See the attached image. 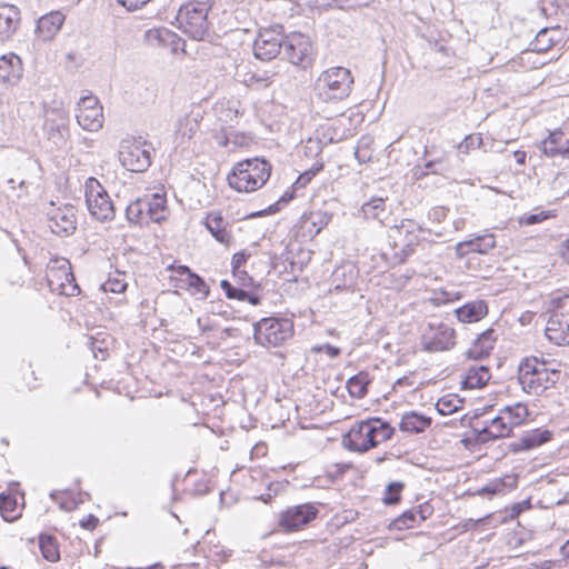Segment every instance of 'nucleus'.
<instances>
[{
  "mask_svg": "<svg viewBox=\"0 0 569 569\" xmlns=\"http://www.w3.org/2000/svg\"><path fill=\"white\" fill-rule=\"evenodd\" d=\"M126 218L130 224L144 226L150 222L143 197L136 199L127 206Z\"/></svg>",
  "mask_w": 569,
  "mask_h": 569,
  "instance_id": "obj_33",
  "label": "nucleus"
},
{
  "mask_svg": "<svg viewBox=\"0 0 569 569\" xmlns=\"http://www.w3.org/2000/svg\"><path fill=\"white\" fill-rule=\"evenodd\" d=\"M286 36L280 24L261 29L253 43V54L261 61H270L282 53Z\"/></svg>",
  "mask_w": 569,
  "mask_h": 569,
  "instance_id": "obj_9",
  "label": "nucleus"
},
{
  "mask_svg": "<svg viewBox=\"0 0 569 569\" xmlns=\"http://www.w3.org/2000/svg\"><path fill=\"white\" fill-rule=\"evenodd\" d=\"M371 379L369 373L366 371H360L357 375L350 377L347 381V388L351 397L361 399L368 392V385Z\"/></svg>",
  "mask_w": 569,
  "mask_h": 569,
  "instance_id": "obj_35",
  "label": "nucleus"
},
{
  "mask_svg": "<svg viewBox=\"0 0 569 569\" xmlns=\"http://www.w3.org/2000/svg\"><path fill=\"white\" fill-rule=\"evenodd\" d=\"M249 257H250V253H248L244 250L234 253L232 257V260H231L232 269L242 268L244 266V263L247 262V260L249 259Z\"/></svg>",
  "mask_w": 569,
  "mask_h": 569,
  "instance_id": "obj_57",
  "label": "nucleus"
},
{
  "mask_svg": "<svg viewBox=\"0 0 569 569\" xmlns=\"http://www.w3.org/2000/svg\"><path fill=\"white\" fill-rule=\"evenodd\" d=\"M232 276L240 287H242L244 289L254 287L253 278L251 276H249L244 269H242V268L232 269Z\"/></svg>",
  "mask_w": 569,
  "mask_h": 569,
  "instance_id": "obj_48",
  "label": "nucleus"
},
{
  "mask_svg": "<svg viewBox=\"0 0 569 569\" xmlns=\"http://www.w3.org/2000/svg\"><path fill=\"white\" fill-rule=\"evenodd\" d=\"M169 269L177 273L179 276V279L183 282L184 279H188L193 273V271L187 266H170Z\"/></svg>",
  "mask_w": 569,
  "mask_h": 569,
  "instance_id": "obj_61",
  "label": "nucleus"
},
{
  "mask_svg": "<svg viewBox=\"0 0 569 569\" xmlns=\"http://www.w3.org/2000/svg\"><path fill=\"white\" fill-rule=\"evenodd\" d=\"M395 428L379 417L357 421L343 436V446L355 452H367L379 443L389 440Z\"/></svg>",
  "mask_w": 569,
  "mask_h": 569,
  "instance_id": "obj_1",
  "label": "nucleus"
},
{
  "mask_svg": "<svg viewBox=\"0 0 569 569\" xmlns=\"http://www.w3.org/2000/svg\"><path fill=\"white\" fill-rule=\"evenodd\" d=\"M531 507V503H530V500L529 499H526L523 501H520V502H517V503H513L510 509H509V517L511 519H515L517 518L521 512H523L525 510H528L530 509Z\"/></svg>",
  "mask_w": 569,
  "mask_h": 569,
  "instance_id": "obj_55",
  "label": "nucleus"
},
{
  "mask_svg": "<svg viewBox=\"0 0 569 569\" xmlns=\"http://www.w3.org/2000/svg\"><path fill=\"white\" fill-rule=\"evenodd\" d=\"M49 228L59 237L71 236L76 231L73 207L53 208L48 212Z\"/></svg>",
  "mask_w": 569,
  "mask_h": 569,
  "instance_id": "obj_16",
  "label": "nucleus"
},
{
  "mask_svg": "<svg viewBox=\"0 0 569 569\" xmlns=\"http://www.w3.org/2000/svg\"><path fill=\"white\" fill-rule=\"evenodd\" d=\"M547 362L536 357L523 359L518 368V380L527 393L540 395L548 389Z\"/></svg>",
  "mask_w": 569,
  "mask_h": 569,
  "instance_id": "obj_8",
  "label": "nucleus"
},
{
  "mask_svg": "<svg viewBox=\"0 0 569 569\" xmlns=\"http://www.w3.org/2000/svg\"><path fill=\"white\" fill-rule=\"evenodd\" d=\"M69 117L63 108H47L44 110L43 130L50 141L57 147L66 143L69 136Z\"/></svg>",
  "mask_w": 569,
  "mask_h": 569,
  "instance_id": "obj_13",
  "label": "nucleus"
},
{
  "mask_svg": "<svg viewBox=\"0 0 569 569\" xmlns=\"http://www.w3.org/2000/svg\"><path fill=\"white\" fill-rule=\"evenodd\" d=\"M18 508L16 497L9 493H0V513L3 520L12 522L20 517V513H14Z\"/></svg>",
  "mask_w": 569,
  "mask_h": 569,
  "instance_id": "obj_39",
  "label": "nucleus"
},
{
  "mask_svg": "<svg viewBox=\"0 0 569 569\" xmlns=\"http://www.w3.org/2000/svg\"><path fill=\"white\" fill-rule=\"evenodd\" d=\"M278 76L276 71L270 70H252L248 69L242 72L241 70L237 71V77L239 81L248 88L261 90L268 88Z\"/></svg>",
  "mask_w": 569,
  "mask_h": 569,
  "instance_id": "obj_22",
  "label": "nucleus"
},
{
  "mask_svg": "<svg viewBox=\"0 0 569 569\" xmlns=\"http://www.w3.org/2000/svg\"><path fill=\"white\" fill-rule=\"evenodd\" d=\"M333 1L340 8H343V7L351 8V7H366V6H369V3L372 0H333Z\"/></svg>",
  "mask_w": 569,
  "mask_h": 569,
  "instance_id": "obj_59",
  "label": "nucleus"
},
{
  "mask_svg": "<svg viewBox=\"0 0 569 569\" xmlns=\"http://www.w3.org/2000/svg\"><path fill=\"white\" fill-rule=\"evenodd\" d=\"M63 21L64 16L60 11H52L38 19L36 32L43 41L52 40Z\"/></svg>",
  "mask_w": 569,
  "mask_h": 569,
  "instance_id": "obj_24",
  "label": "nucleus"
},
{
  "mask_svg": "<svg viewBox=\"0 0 569 569\" xmlns=\"http://www.w3.org/2000/svg\"><path fill=\"white\" fill-rule=\"evenodd\" d=\"M545 332L549 341L558 346L569 345V320L565 315H552Z\"/></svg>",
  "mask_w": 569,
  "mask_h": 569,
  "instance_id": "obj_21",
  "label": "nucleus"
},
{
  "mask_svg": "<svg viewBox=\"0 0 569 569\" xmlns=\"http://www.w3.org/2000/svg\"><path fill=\"white\" fill-rule=\"evenodd\" d=\"M353 77L343 67H332L325 70L317 80L319 94L326 100H343L351 93Z\"/></svg>",
  "mask_w": 569,
  "mask_h": 569,
  "instance_id": "obj_5",
  "label": "nucleus"
},
{
  "mask_svg": "<svg viewBox=\"0 0 569 569\" xmlns=\"http://www.w3.org/2000/svg\"><path fill=\"white\" fill-rule=\"evenodd\" d=\"M216 0H190L180 7L177 21L180 30L193 40H206L210 31L208 13Z\"/></svg>",
  "mask_w": 569,
  "mask_h": 569,
  "instance_id": "obj_3",
  "label": "nucleus"
},
{
  "mask_svg": "<svg viewBox=\"0 0 569 569\" xmlns=\"http://www.w3.org/2000/svg\"><path fill=\"white\" fill-rule=\"evenodd\" d=\"M505 481L503 479H496L488 485L483 486L481 489L478 490V493L480 496H496L505 490Z\"/></svg>",
  "mask_w": 569,
  "mask_h": 569,
  "instance_id": "obj_47",
  "label": "nucleus"
},
{
  "mask_svg": "<svg viewBox=\"0 0 569 569\" xmlns=\"http://www.w3.org/2000/svg\"><path fill=\"white\" fill-rule=\"evenodd\" d=\"M483 146V140L479 134H469L467 136L458 146V150L460 153H469L470 150L481 148Z\"/></svg>",
  "mask_w": 569,
  "mask_h": 569,
  "instance_id": "obj_46",
  "label": "nucleus"
},
{
  "mask_svg": "<svg viewBox=\"0 0 569 569\" xmlns=\"http://www.w3.org/2000/svg\"><path fill=\"white\" fill-rule=\"evenodd\" d=\"M388 239L390 251L385 254L390 257L393 264L403 263L413 253L417 244V236L405 230L403 226L392 228Z\"/></svg>",
  "mask_w": 569,
  "mask_h": 569,
  "instance_id": "obj_12",
  "label": "nucleus"
},
{
  "mask_svg": "<svg viewBox=\"0 0 569 569\" xmlns=\"http://www.w3.org/2000/svg\"><path fill=\"white\" fill-rule=\"evenodd\" d=\"M549 217H550L549 213L546 211H541L538 213H531L526 217H522L520 219V223L531 226V224L540 223V222L545 221L546 219H548Z\"/></svg>",
  "mask_w": 569,
  "mask_h": 569,
  "instance_id": "obj_53",
  "label": "nucleus"
},
{
  "mask_svg": "<svg viewBox=\"0 0 569 569\" xmlns=\"http://www.w3.org/2000/svg\"><path fill=\"white\" fill-rule=\"evenodd\" d=\"M388 198L372 197L369 201L361 206V212L366 219L382 220L387 217L390 210L387 208Z\"/></svg>",
  "mask_w": 569,
  "mask_h": 569,
  "instance_id": "obj_31",
  "label": "nucleus"
},
{
  "mask_svg": "<svg viewBox=\"0 0 569 569\" xmlns=\"http://www.w3.org/2000/svg\"><path fill=\"white\" fill-rule=\"evenodd\" d=\"M335 141H338L331 133L330 128H328L326 131L322 132L321 138H310L307 142L306 149L310 153H319L322 150L323 146H327L328 143H332Z\"/></svg>",
  "mask_w": 569,
  "mask_h": 569,
  "instance_id": "obj_42",
  "label": "nucleus"
},
{
  "mask_svg": "<svg viewBox=\"0 0 569 569\" xmlns=\"http://www.w3.org/2000/svg\"><path fill=\"white\" fill-rule=\"evenodd\" d=\"M20 11L12 4H0V42L10 39L17 31Z\"/></svg>",
  "mask_w": 569,
  "mask_h": 569,
  "instance_id": "obj_23",
  "label": "nucleus"
},
{
  "mask_svg": "<svg viewBox=\"0 0 569 569\" xmlns=\"http://www.w3.org/2000/svg\"><path fill=\"white\" fill-rule=\"evenodd\" d=\"M498 340V333L493 328L481 332L466 351V357L473 360H482L490 356Z\"/></svg>",
  "mask_w": 569,
  "mask_h": 569,
  "instance_id": "obj_18",
  "label": "nucleus"
},
{
  "mask_svg": "<svg viewBox=\"0 0 569 569\" xmlns=\"http://www.w3.org/2000/svg\"><path fill=\"white\" fill-rule=\"evenodd\" d=\"M282 54L290 63L307 68L312 62V43L310 38L296 32L286 36Z\"/></svg>",
  "mask_w": 569,
  "mask_h": 569,
  "instance_id": "obj_11",
  "label": "nucleus"
},
{
  "mask_svg": "<svg viewBox=\"0 0 569 569\" xmlns=\"http://www.w3.org/2000/svg\"><path fill=\"white\" fill-rule=\"evenodd\" d=\"M293 198L292 193H289V192H286L280 199L278 202H276L274 204H271L269 208H268V212L269 213H273V212H277L278 210H280V204H286L288 203L291 199Z\"/></svg>",
  "mask_w": 569,
  "mask_h": 569,
  "instance_id": "obj_64",
  "label": "nucleus"
},
{
  "mask_svg": "<svg viewBox=\"0 0 569 569\" xmlns=\"http://www.w3.org/2000/svg\"><path fill=\"white\" fill-rule=\"evenodd\" d=\"M495 247V236L492 233H486L466 241L458 242L456 246V253L459 258H463L470 252L486 254Z\"/></svg>",
  "mask_w": 569,
  "mask_h": 569,
  "instance_id": "obj_20",
  "label": "nucleus"
},
{
  "mask_svg": "<svg viewBox=\"0 0 569 569\" xmlns=\"http://www.w3.org/2000/svg\"><path fill=\"white\" fill-rule=\"evenodd\" d=\"M39 548L46 560L56 562L60 559L59 547L54 536L46 533L40 535Z\"/></svg>",
  "mask_w": 569,
  "mask_h": 569,
  "instance_id": "obj_36",
  "label": "nucleus"
},
{
  "mask_svg": "<svg viewBox=\"0 0 569 569\" xmlns=\"http://www.w3.org/2000/svg\"><path fill=\"white\" fill-rule=\"evenodd\" d=\"M455 313L460 322H478L488 315V305L485 300H475L457 308Z\"/></svg>",
  "mask_w": 569,
  "mask_h": 569,
  "instance_id": "obj_27",
  "label": "nucleus"
},
{
  "mask_svg": "<svg viewBox=\"0 0 569 569\" xmlns=\"http://www.w3.org/2000/svg\"><path fill=\"white\" fill-rule=\"evenodd\" d=\"M204 226L217 241L228 246L232 239L231 233L226 229V222L221 213L211 212L207 216Z\"/></svg>",
  "mask_w": 569,
  "mask_h": 569,
  "instance_id": "obj_29",
  "label": "nucleus"
},
{
  "mask_svg": "<svg viewBox=\"0 0 569 569\" xmlns=\"http://www.w3.org/2000/svg\"><path fill=\"white\" fill-rule=\"evenodd\" d=\"M318 513V508L311 502L289 507L281 512L279 526L284 531H296L310 523Z\"/></svg>",
  "mask_w": 569,
  "mask_h": 569,
  "instance_id": "obj_15",
  "label": "nucleus"
},
{
  "mask_svg": "<svg viewBox=\"0 0 569 569\" xmlns=\"http://www.w3.org/2000/svg\"><path fill=\"white\" fill-rule=\"evenodd\" d=\"M78 111H88L99 106V100L94 96L82 97L78 103Z\"/></svg>",
  "mask_w": 569,
  "mask_h": 569,
  "instance_id": "obj_54",
  "label": "nucleus"
},
{
  "mask_svg": "<svg viewBox=\"0 0 569 569\" xmlns=\"http://www.w3.org/2000/svg\"><path fill=\"white\" fill-rule=\"evenodd\" d=\"M84 197L90 214L98 221H110L116 210L109 194L98 179L90 177L84 184Z\"/></svg>",
  "mask_w": 569,
  "mask_h": 569,
  "instance_id": "obj_7",
  "label": "nucleus"
},
{
  "mask_svg": "<svg viewBox=\"0 0 569 569\" xmlns=\"http://www.w3.org/2000/svg\"><path fill=\"white\" fill-rule=\"evenodd\" d=\"M441 164L440 160H430L425 163L423 169L416 168L415 170V177L416 179H421L428 173H439L438 166Z\"/></svg>",
  "mask_w": 569,
  "mask_h": 569,
  "instance_id": "obj_50",
  "label": "nucleus"
},
{
  "mask_svg": "<svg viewBox=\"0 0 569 569\" xmlns=\"http://www.w3.org/2000/svg\"><path fill=\"white\" fill-rule=\"evenodd\" d=\"M148 36L150 38H156L160 43L168 42L171 38L176 37L173 32L166 28L157 29V30H150Z\"/></svg>",
  "mask_w": 569,
  "mask_h": 569,
  "instance_id": "obj_52",
  "label": "nucleus"
},
{
  "mask_svg": "<svg viewBox=\"0 0 569 569\" xmlns=\"http://www.w3.org/2000/svg\"><path fill=\"white\" fill-rule=\"evenodd\" d=\"M429 219L436 222H441L447 217V209L445 207H435L428 213Z\"/></svg>",
  "mask_w": 569,
  "mask_h": 569,
  "instance_id": "obj_60",
  "label": "nucleus"
},
{
  "mask_svg": "<svg viewBox=\"0 0 569 569\" xmlns=\"http://www.w3.org/2000/svg\"><path fill=\"white\" fill-rule=\"evenodd\" d=\"M553 44L555 40L549 37V30L547 28L541 29L530 43L531 50L535 52H546L553 47Z\"/></svg>",
  "mask_w": 569,
  "mask_h": 569,
  "instance_id": "obj_41",
  "label": "nucleus"
},
{
  "mask_svg": "<svg viewBox=\"0 0 569 569\" xmlns=\"http://www.w3.org/2000/svg\"><path fill=\"white\" fill-rule=\"evenodd\" d=\"M77 122L88 131H98L103 124L102 107H96L88 111H78Z\"/></svg>",
  "mask_w": 569,
  "mask_h": 569,
  "instance_id": "obj_32",
  "label": "nucleus"
},
{
  "mask_svg": "<svg viewBox=\"0 0 569 569\" xmlns=\"http://www.w3.org/2000/svg\"><path fill=\"white\" fill-rule=\"evenodd\" d=\"M432 423L429 416H425L417 411L406 412L399 423V429L407 433H421L426 431Z\"/></svg>",
  "mask_w": 569,
  "mask_h": 569,
  "instance_id": "obj_28",
  "label": "nucleus"
},
{
  "mask_svg": "<svg viewBox=\"0 0 569 569\" xmlns=\"http://www.w3.org/2000/svg\"><path fill=\"white\" fill-rule=\"evenodd\" d=\"M148 144L133 141L121 146L119 159L121 164L131 172H143L151 164V154Z\"/></svg>",
  "mask_w": 569,
  "mask_h": 569,
  "instance_id": "obj_14",
  "label": "nucleus"
},
{
  "mask_svg": "<svg viewBox=\"0 0 569 569\" xmlns=\"http://www.w3.org/2000/svg\"><path fill=\"white\" fill-rule=\"evenodd\" d=\"M98 523H99V519L93 515H89L84 519L80 520L81 528L87 529V530L96 529Z\"/></svg>",
  "mask_w": 569,
  "mask_h": 569,
  "instance_id": "obj_62",
  "label": "nucleus"
},
{
  "mask_svg": "<svg viewBox=\"0 0 569 569\" xmlns=\"http://www.w3.org/2000/svg\"><path fill=\"white\" fill-rule=\"evenodd\" d=\"M226 297L228 299H236V300L240 301L242 298L246 297V289L240 286L239 287L232 286L231 290L228 291Z\"/></svg>",
  "mask_w": 569,
  "mask_h": 569,
  "instance_id": "obj_63",
  "label": "nucleus"
},
{
  "mask_svg": "<svg viewBox=\"0 0 569 569\" xmlns=\"http://www.w3.org/2000/svg\"><path fill=\"white\" fill-rule=\"evenodd\" d=\"M563 132L561 130H555L549 133L548 138L541 142L540 150L547 157H556L559 156V141Z\"/></svg>",
  "mask_w": 569,
  "mask_h": 569,
  "instance_id": "obj_40",
  "label": "nucleus"
},
{
  "mask_svg": "<svg viewBox=\"0 0 569 569\" xmlns=\"http://www.w3.org/2000/svg\"><path fill=\"white\" fill-rule=\"evenodd\" d=\"M436 407L438 412L442 416L450 415L458 409V406L453 403V400L445 397L438 400Z\"/></svg>",
  "mask_w": 569,
  "mask_h": 569,
  "instance_id": "obj_51",
  "label": "nucleus"
},
{
  "mask_svg": "<svg viewBox=\"0 0 569 569\" xmlns=\"http://www.w3.org/2000/svg\"><path fill=\"white\" fill-rule=\"evenodd\" d=\"M421 345L428 352L450 350L456 346V331L443 322H430L423 330Z\"/></svg>",
  "mask_w": 569,
  "mask_h": 569,
  "instance_id": "obj_10",
  "label": "nucleus"
},
{
  "mask_svg": "<svg viewBox=\"0 0 569 569\" xmlns=\"http://www.w3.org/2000/svg\"><path fill=\"white\" fill-rule=\"evenodd\" d=\"M552 436V431L548 429H532L526 431L518 440L510 442L509 448L515 453L531 450L549 442Z\"/></svg>",
  "mask_w": 569,
  "mask_h": 569,
  "instance_id": "obj_17",
  "label": "nucleus"
},
{
  "mask_svg": "<svg viewBox=\"0 0 569 569\" xmlns=\"http://www.w3.org/2000/svg\"><path fill=\"white\" fill-rule=\"evenodd\" d=\"M417 518L418 516L416 509L407 510L393 520L392 527L398 530L412 528L418 522Z\"/></svg>",
  "mask_w": 569,
  "mask_h": 569,
  "instance_id": "obj_44",
  "label": "nucleus"
},
{
  "mask_svg": "<svg viewBox=\"0 0 569 569\" xmlns=\"http://www.w3.org/2000/svg\"><path fill=\"white\" fill-rule=\"evenodd\" d=\"M22 74V63L18 56L11 53L0 57V80L3 83L16 84Z\"/></svg>",
  "mask_w": 569,
  "mask_h": 569,
  "instance_id": "obj_26",
  "label": "nucleus"
},
{
  "mask_svg": "<svg viewBox=\"0 0 569 569\" xmlns=\"http://www.w3.org/2000/svg\"><path fill=\"white\" fill-rule=\"evenodd\" d=\"M500 415L505 416L508 423L512 427L520 426L529 415L528 408L521 402H517L513 406H506Z\"/></svg>",
  "mask_w": 569,
  "mask_h": 569,
  "instance_id": "obj_37",
  "label": "nucleus"
},
{
  "mask_svg": "<svg viewBox=\"0 0 569 569\" xmlns=\"http://www.w3.org/2000/svg\"><path fill=\"white\" fill-rule=\"evenodd\" d=\"M512 429L513 427L508 423L506 417L499 415L491 419L490 423L482 429H475V432H477V441L486 443L490 440L510 436Z\"/></svg>",
  "mask_w": 569,
  "mask_h": 569,
  "instance_id": "obj_19",
  "label": "nucleus"
},
{
  "mask_svg": "<svg viewBox=\"0 0 569 569\" xmlns=\"http://www.w3.org/2000/svg\"><path fill=\"white\" fill-rule=\"evenodd\" d=\"M148 217L150 222H161L166 219L167 199L166 194L152 193L144 196Z\"/></svg>",
  "mask_w": 569,
  "mask_h": 569,
  "instance_id": "obj_30",
  "label": "nucleus"
},
{
  "mask_svg": "<svg viewBox=\"0 0 569 569\" xmlns=\"http://www.w3.org/2000/svg\"><path fill=\"white\" fill-rule=\"evenodd\" d=\"M355 267L350 263L336 268L332 273L333 281L337 282L335 288L340 290L352 287L355 283Z\"/></svg>",
  "mask_w": 569,
  "mask_h": 569,
  "instance_id": "obj_38",
  "label": "nucleus"
},
{
  "mask_svg": "<svg viewBox=\"0 0 569 569\" xmlns=\"http://www.w3.org/2000/svg\"><path fill=\"white\" fill-rule=\"evenodd\" d=\"M331 218L332 214L323 210L303 213L300 220L301 230L305 236L313 237L328 226Z\"/></svg>",
  "mask_w": 569,
  "mask_h": 569,
  "instance_id": "obj_25",
  "label": "nucleus"
},
{
  "mask_svg": "<svg viewBox=\"0 0 569 569\" xmlns=\"http://www.w3.org/2000/svg\"><path fill=\"white\" fill-rule=\"evenodd\" d=\"M270 172L271 166L264 159H246L233 167L228 183L238 192H252L266 184Z\"/></svg>",
  "mask_w": 569,
  "mask_h": 569,
  "instance_id": "obj_2",
  "label": "nucleus"
},
{
  "mask_svg": "<svg viewBox=\"0 0 569 569\" xmlns=\"http://www.w3.org/2000/svg\"><path fill=\"white\" fill-rule=\"evenodd\" d=\"M403 488L401 482H391L386 488V493L383 497V502L386 505H396L400 501V492Z\"/></svg>",
  "mask_w": 569,
  "mask_h": 569,
  "instance_id": "obj_45",
  "label": "nucleus"
},
{
  "mask_svg": "<svg viewBox=\"0 0 569 569\" xmlns=\"http://www.w3.org/2000/svg\"><path fill=\"white\" fill-rule=\"evenodd\" d=\"M47 284L52 292H58L67 297H73L80 293V288L76 282L71 271V264L66 258H52L47 266Z\"/></svg>",
  "mask_w": 569,
  "mask_h": 569,
  "instance_id": "obj_6",
  "label": "nucleus"
},
{
  "mask_svg": "<svg viewBox=\"0 0 569 569\" xmlns=\"http://www.w3.org/2000/svg\"><path fill=\"white\" fill-rule=\"evenodd\" d=\"M415 509L419 517V522L427 520L433 513V508L429 502L421 503Z\"/></svg>",
  "mask_w": 569,
  "mask_h": 569,
  "instance_id": "obj_56",
  "label": "nucleus"
},
{
  "mask_svg": "<svg viewBox=\"0 0 569 569\" xmlns=\"http://www.w3.org/2000/svg\"><path fill=\"white\" fill-rule=\"evenodd\" d=\"M184 283L188 288L193 290V293H199L201 299L208 298L210 288L199 274L193 272L188 279H184Z\"/></svg>",
  "mask_w": 569,
  "mask_h": 569,
  "instance_id": "obj_43",
  "label": "nucleus"
},
{
  "mask_svg": "<svg viewBox=\"0 0 569 569\" xmlns=\"http://www.w3.org/2000/svg\"><path fill=\"white\" fill-rule=\"evenodd\" d=\"M101 288L104 292L121 293L126 290L127 283L122 279L109 278Z\"/></svg>",
  "mask_w": 569,
  "mask_h": 569,
  "instance_id": "obj_49",
  "label": "nucleus"
},
{
  "mask_svg": "<svg viewBox=\"0 0 569 569\" xmlns=\"http://www.w3.org/2000/svg\"><path fill=\"white\" fill-rule=\"evenodd\" d=\"M293 336V322L288 318L268 317L253 323V339L266 348L282 346Z\"/></svg>",
  "mask_w": 569,
  "mask_h": 569,
  "instance_id": "obj_4",
  "label": "nucleus"
},
{
  "mask_svg": "<svg viewBox=\"0 0 569 569\" xmlns=\"http://www.w3.org/2000/svg\"><path fill=\"white\" fill-rule=\"evenodd\" d=\"M128 11H134L146 6L150 0H117Z\"/></svg>",
  "mask_w": 569,
  "mask_h": 569,
  "instance_id": "obj_58",
  "label": "nucleus"
},
{
  "mask_svg": "<svg viewBox=\"0 0 569 569\" xmlns=\"http://www.w3.org/2000/svg\"><path fill=\"white\" fill-rule=\"evenodd\" d=\"M490 377V371L487 366L471 367L461 381L462 389L481 388L489 381Z\"/></svg>",
  "mask_w": 569,
  "mask_h": 569,
  "instance_id": "obj_34",
  "label": "nucleus"
}]
</instances>
